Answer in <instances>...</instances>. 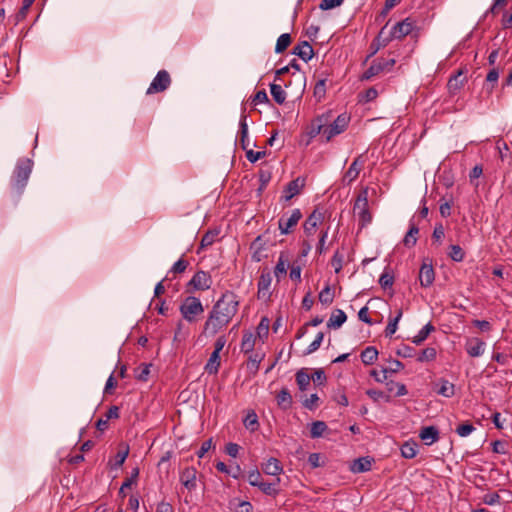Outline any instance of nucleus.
I'll list each match as a JSON object with an SVG mask.
<instances>
[{"label":"nucleus","mask_w":512,"mask_h":512,"mask_svg":"<svg viewBox=\"0 0 512 512\" xmlns=\"http://www.w3.org/2000/svg\"><path fill=\"white\" fill-rule=\"evenodd\" d=\"M179 311L184 320L195 323L204 313V306L201 300L195 296H187L180 304Z\"/></svg>","instance_id":"f03ea898"},{"label":"nucleus","mask_w":512,"mask_h":512,"mask_svg":"<svg viewBox=\"0 0 512 512\" xmlns=\"http://www.w3.org/2000/svg\"><path fill=\"white\" fill-rule=\"evenodd\" d=\"M268 101H269V99H268V96H267V93L265 92V90L258 91L252 99V103L254 105L267 103Z\"/></svg>","instance_id":"774afa93"},{"label":"nucleus","mask_w":512,"mask_h":512,"mask_svg":"<svg viewBox=\"0 0 512 512\" xmlns=\"http://www.w3.org/2000/svg\"><path fill=\"white\" fill-rule=\"evenodd\" d=\"M444 236H445V230H444L443 225L441 223L436 224L433 234H432L433 240L441 243Z\"/></svg>","instance_id":"69168bd1"},{"label":"nucleus","mask_w":512,"mask_h":512,"mask_svg":"<svg viewBox=\"0 0 512 512\" xmlns=\"http://www.w3.org/2000/svg\"><path fill=\"white\" fill-rule=\"evenodd\" d=\"M347 316L344 311L337 309L329 318L327 326L329 328L338 329L340 328L346 321Z\"/></svg>","instance_id":"a878e982"},{"label":"nucleus","mask_w":512,"mask_h":512,"mask_svg":"<svg viewBox=\"0 0 512 512\" xmlns=\"http://www.w3.org/2000/svg\"><path fill=\"white\" fill-rule=\"evenodd\" d=\"M305 185V180L302 178H297L291 182L288 183L286 189H285V199L290 200L294 196L300 193L301 189Z\"/></svg>","instance_id":"412c9836"},{"label":"nucleus","mask_w":512,"mask_h":512,"mask_svg":"<svg viewBox=\"0 0 512 512\" xmlns=\"http://www.w3.org/2000/svg\"><path fill=\"white\" fill-rule=\"evenodd\" d=\"M383 72V67H381L380 64H378L377 60L373 61L370 67L362 74L361 80H369L373 78L374 76H377Z\"/></svg>","instance_id":"a19ab883"},{"label":"nucleus","mask_w":512,"mask_h":512,"mask_svg":"<svg viewBox=\"0 0 512 512\" xmlns=\"http://www.w3.org/2000/svg\"><path fill=\"white\" fill-rule=\"evenodd\" d=\"M363 164L364 161L361 160V156L357 157L346 171L343 181L350 184L351 182L356 180L363 167Z\"/></svg>","instance_id":"f3484780"},{"label":"nucleus","mask_w":512,"mask_h":512,"mask_svg":"<svg viewBox=\"0 0 512 512\" xmlns=\"http://www.w3.org/2000/svg\"><path fill=\"white\" fill-rule=\"evenodd\" d=\"M326 81L327 76L319 79L314 87V96L321 100L326 94Z\"/></svg>","instance_id":"8fccbe9b"},{"label":"nucleus","mask_w":512,"mask_h":512,"mask_svg":"<svg viewBox=\"0 0 512 512\" xmlns=\"http://www.w3.org/2000/svg\"><path fill=\"white\" fill-rule=\"evenodd\" d=\"M486 343L478 337H470L465 342V350L470 357L476 358L484 354Z\"/></svg>","instance_id":"1a4fd4ad"},{"label":"nucleus","mask_w":512,"mask_h":512,"mask_svg":"<svg viewBox=\"0 0 512 512\" xmlns=\"http://www.w3.org/2000/svg\"><path fill=\"white\" fill-rule=\"evenodd\" d=\"M435 272L431 260L425 259L419 271V281L422 287H429L433 284Z\"/></svg>","instance_id":"6e6552de"},{"label":"nucleus","mask_w":512,"mask_h":512,"mask_svg":"<svg viewBox=\"0 0 512 512\" xmlns=\"http://www.w3.org/2000/svg\"><path fill=\"white\" fill-rule=\"evenodd\" d=\"M414 27V22L411 19L406 18L393 26V28L390 31L391 37H393L394 39H402L403 37L409 35L414 29Z\"/></svg>","instance_id":"f8f14e48"},{"label":"nucleus","mask_w":512,"mask_h":512,"mask_svg":"<svg viewBox=\"0 0 512 512\" xmlns=\"http://www.w3.org/2000/svg\"><path fill=\"white\" fill-rule=\"evenodd\" d=\"M129 454V448L128 446L124 447L123 449L119 450L116 455L114 456L113 459H111L109 462H108V466L111 468V469H118L120 468L123 463L125 462L127 456Z\"/></svg>","instance_id":"bb28decb"},{"label":"nucleus","mask_w":512,"mask_h":512,"mask_svg":"<svg viewBox=\"0 0 512 512\" xmlns=\"http://www.w3.org/2000/svg\"><path fill=\"white\" fill-rule=\"evenodd\" d=\"M419 437L426 445H432L438 441L439 431L434 426H426L421 429Z\"/></svg>","instance_id":"6ab92c4d"},{"label":"nucleus","mask_w":512,"mask_h":512,"mask_svg":"<svg viewBox=\"0 0 512 512\" xmlns=\"http://www.w3.org/2000/svg\"><path fill=\"white\" fill-rule=\"evenodd\" d=\"M32 171V161L30 159H21L18 161L14 170L11 185L17 192L21 193L26 186Z\"/></svg>","instance_id":"7ed1b4c3"},{"label":"nucleus","mask_w":512,"mask_h":512,"mask_svg":"<svg viewBox=\"0 0 512 512\" xmlns=\"http://www.w3.org/2000/svg\"><path fill=\"white\" fill-rule=\"evenodd\" d=\"M272 283V275L269 271H263L258 281V298L265 299L269 296Z\"/></svg>","instance_id":"2eb2a0df"},{"label":"nucleus","mask_w":512,"mask_h":512,"mask_svg":"<svg viewBox=\"0 0 512 512\" xmlns=\"http://www.w3.org/2000/svg\"><path fill=\"white\" fill-rule=\"evenodd\" d=\"M437 393L441 396L450 398L455 393V386L448 380L441 379L439 382V388L437 389Z\"/></svg>","instance_id":"72a5a7b5"},{"label":"nucleus","mask_w":512,"mask_h":512,"mask_svg":"<svg viewBox=\"0 0 512 512\" xmlns=\"http://www.w3.org/2000/svg\"><path fill=\"white\" fill-rule=\"evenodd\" d=\"M263 471L268 475L277 476L283 471V468L278 459L271 457L264 464Z\"/></svg>","instance_id":"393cba45"},{"label":"nucleus","mask_w":512,"mask_h":512,"mask_svg":"<svg viewBox=\"0 0 512 512\" xmlns=\"http://www.w3.org/2000/svg\"><path fill=\"white\" fill-rule=\"evenodd\" d=\"M188 285L192 286L195 290L204 291L211 287L212 278L207 272L198 271L193 275Z\"/></svg>","instance_id":"9b49d317"},{"label":"nucleus","mask_w":512,"mask_h":512,"mask_svg":"<svg viewBox=\"0 0 512 512\" xmlns=\"http://www.w3.org/2000/svg\"><path fill=\"white\" fill-rule=\"evenodd\" d=\"M262 360V357L258 354H251L248 359L247 367L251 371H257L259 368V364Z\"/></svg>","instance_id":"052dcab7"},{"label":"nucleus","mask_w":512,"mask_h":512,"mask_svg":"<svg viewBox=\"0 0 512 512\" xmlns=\"http://www.w3.org/2000/svg\"><path fill=\"white\" fill-rule=\"evenodd\" d=\"M350 122V116L347 113H342L337 116L333 122L330 121L325 124L324 137L326 142H329L333 137L343 133Z\"/></svg>","instance_id":"39448f33"},{"label":"nucleus","mask_w":512,"mask_h":512,"mask_svg":"<svg viewBox=\"0 0 512 512\" xmlns=\"http://www.w3.org/2000/svg\"><path fill=\"white\" fill-rule=\"evenodd\" d=\"M342 263H343V255L340 254L338 251L334 253L331 265L334 268L336 273H339L342 269Z\"/></svg>","instance_id":"680f3d73"},{"label":"nucleus","mask_w":512,"mask_h":512,"mask_svg":"<svg viewBox=\"0 0 512 512\" xmlns=\"http://www.w3.org/2000/svg\"><path fill=\"white\" fill-rule=\"evenodd\" d=\"M372 462L368 457H360L355 459L351 464V471L353 473H363L371 469Z\"/></svg>","instance_id":"4be33fe9"},{"label":"nucleus","mask_w":512,"mask_h":512,"mask_svg":"<svg viewBox=\"0 0 512 512\" xmlns=\"http://www.w3.org/2000/svg\"><path fill=\"white\" fill-rule=\"evenodd\" d=\"M323 338H324V334L322 332H319L316 336V338L312 341V343L308 346L305 354L308 355V354H311L313 352H315L316 350L319 349V347L321 346V343L323 341Z\"/></svg>","instance_id":"4d7b16f0"},{"label":"nucleus","mask_w":512,"mask_h":512,"mask_svg":"<svg viewBox=\"0 0 512 512\" xmlns=\"http://www.w3.org/2000/svg\"><path fill=\"white\" fill-rule=\"evenodd\" d=\"M220 366V354L212 352L208 362L205 365V370L208 374H217Z\"/></svg>","instance_id":"473e14b6"},{"label":"nucleus","mask_w":512,"mask_h":512,"mask_svg":"<svg viewBox=\"0 0 512 512\" xmlns=\"http://www.w3.org/2000/svg\"><path fill=\"white\" fill-rule=\"evenodd\" d=\"M239 301L232 291H225L210 310L202 334L213 337L224 330L238 311Z\"/></svg>","instance_id":"f257e3e1"},{"label":"nucleus","mask_w":512,"mask_h":512,"mask_svg":"<svg viewBox=\"0 0 512 512\" xmlns=\"http://www.w3.org/2000/svg\"><path fill=\"white\" fill-rule=\"evenodd\" d=\"M280 482V478L277 477L275 481L273 482H263L257 486L264 494L268 496H276L279 494L278 484Z\"/></svg>","instance_id":"cd10ccee"},{"label":"nucleus","mask_w":512,"mask_h":512,"mask_svg":"<svg viewBox=\"0 0 512 512\" xmlns=\"http://www.w3.org/2000/svg\"><path fill=\"white\" fill-rule=\"evenodd\" d=\"M334 294L329 286L323 288L319 293V301L324 305H330L333 302Z\"/></svg>","instance_id":"09e8293b"},{"label":"nucleus","mask_w":512,"mask_h":512,"mask_svg":"<svg viewBox=\"0 0 512 512\" xmlns=\"http://www.w3.org/2000/svg\"><path fill=\"white\" fill-rule=\"evenodd\" d=\"M150 364H141L138 368L135 369V377L138 380L146 381L150 374Z\"/></svg>","instance_id":"603ef678"},{"label":"nucleus","mask_w":512,"mask_h":512,"mask_svg":"<svg viewBox=\"0 0 512 512\" xmlns=\"http://www.w3.org/2000/svg\"><path fill=\"white\" fill-rule=\"evenodd\" d=\"M266 155L265 151H253L251 149L246 150V158L251 162L255 163Z\"/></svg>","instance_id":"e2e57ef3"},{"label":"nucleus","mask_w":512,"mask_h":512,"mask_svg":"<svg viewBox=\"0 0 512 512\" xmlns=\"http://www.w3.org/2000/svg\"><path fill=\"white\" fill-rule=\"evenodd\" d=\"M239 141H240L241 147L244 150H247V148L249 146V141H248V124L246 121V115H242L240 122H239Z\"/></svg>","instance_id":"5701e85b"},{"label":"nucleus","mask_w":512,"mask_h":512,"mask_svg":"<svg viewBox=\"0 0 512 512\" xmlns=\"http://www.w3.org/2000/svg\"><path fill=\"white\" fill-rule=\"evenodd\" d=\"M418 233H419L418 227L414 223H411L410 229L408 230V232L406 233V235L403 239L404 245L407 247H413L417 242Z\"/></svg>","instance_id":"e433bc0d"},{"label":"nucleus","mask_w":512,"mask_h":512,"mask_svg":"<svg viewBox=\"0 0 512 512\" xmlns=\"http://www.w3.org/2000/svg\"><path fill=\"white\" fill-rule=\"evenodd\" d=\"M270 92H271V95L274 99V101L281 105L285 102L286 100V92L284 91V89L282 88L281 85L279 84H271L270 85Z\"/></svg>","instance_id":"f704fd0d"},{"label":"nucleus","mask_w":512,"mask_h":512,"mask_svg":"<svg viewBox=\"0 0 512 512\" xmlns=\"http://www.w3.org/2000/svg\"><path fill=\"white\" fill-rule=\"evenodd\" d=\"M378 357V350L373 346L366 347L361 353V360L365 365L373 364Z\"/></svg>","instance_id":"2f4dec72"},{"label":"nucleus","mask_w":512,"mask_h":512,"mask_svg":"<svg viewBox=\"0 0 512 512\" xmlns=\"http://www.w3.org/2000/svg\"><path fill=\"white\" fill-rule=\"evenodd\" d=\"M218 235L219 231L217 230H210L206 232L201 239L200 248H206L208 246H211L216 241Z\"/></svg>","instance_id":"49530a36"},{"label":"nucleus","mask_w":512,"mask_h":512,"mask_svg":"<svg viewBox=\"0 0 512 512\" xmlns=\"http://www.w3.org/2000/svg\"><path fill=\"white\" fill-rule=\"evenodd\" d=\"M449 257L455 262H461L464 260L465 252L459 245H450Z\"/></svg>","instance_id":"de8ad7c7"},{"label":"nucleus","mask_w":512,"mask_h":512,"mask_svg":"<svg viewBox=\"0 0 512 512\" xmlns=\"http://www.w3.org/2000/svg\"><path fill=\"white\" fill-rule=\"evenodd\" d=\"M385 28L386 26H384L381 31L379 32V34L377 35V37L373 40L372 42V46H374L375 44H377V48L374 49V51H372V54H375L379 49L385 47L388 45V43L394 39L393 37H391V32L388 34V35H385Z\"/></svg>","instance_id":"c85d7f7f"},{"label":"nucleus","mask_w":512,"mask_h":512,"mask_svg":"<svg viewBox=\"0 0 512 512\" xmlns=\"http://www.w3.org/2000/svg\"><path fill=\"white\" fill-rule=\"evenodd\" d=\"M244 426L250 431H255L258 428V417L254 411H250L247 413L244 421Z\"/></svg>","instance_id":"c03bdc74"},{"label":"nucleus","mask_w":512,"mask_h":512,"mask_svg":"<svg viewBox=\"0 0 512 512\" xmlns=\"http://www.w3.org/2000/svg\"><path fill=\"white\" fill-rule=\"evenodd\" d=\"M467 77L465 71L460 69L457 73L453 74L447 83L448 92L450 95H456L466 84Z\"/></svg>","instance_id":"9d476101"},{"label":"nucleus","mask_w":512,"mask_h":512,"mask_svg":"<svg viewBox=\"0 0 512 512\" xmlns=\"http://www.w3.org/2000/svg\"><path fill=\"white\" fill-rule=\"evenodd\" d=\"M293 54L308 62L313 57L314 51L308 41H302L293 48Z\"/></svg>","instance_id":"a211bd4d"},{"label":"nucleus","mask_w":512,"mask_h":512,"mask_svg":"<svg viewBox=\"0 0 512 512\" xmlns=\"http://www.w3.org/2000/svg\"><path fill=\"white\" fill-rule=\"evenodd\" d=\"M288 266H289V259H288L287 255L284 253H281L278 258L275 269H274V274H275L276 278L278 279V281L281 279V277L286 275Z\"/></svg>","instance_id":"b1692460"},{"label":"nucleus","mask_w":512,"mask_h":512,"mask_svg":"<svg viewBox=\"0 0 512 512\" xmlns=\"http://www.w3.org/2000/svg\"><path fill=\"white\" fill-rule=\"evenodd\" d=\"M327 429H328V426H327V424L325 422H323V421H314L311 424L310 436L312 438L322 437L324 435V433L327 431Z\"/></svg>","instance_id":"58836bf2"},{"label":"nucleus","mask_w":512,"mask_h":512,"mask_svg":"<svg viewBox=\"0 0 512 512\" xmlns=\"http://www.w3.org/2000/svg\"><path fill=\"white\" fill-rule=\"evenodd\" d=\"M256 336L252 332H244L241 341V351L245 354L253 351L255 346Z\"/></svg>","instance_id":"c756f323"},{"label":"nucleus","mask_w":512,"mask_h":512,"mask_svg":"<svg viewBox=\"0 0 512 512\" xmlns=\"http://www.w3.org/2000/svg\"><path fill=\"white\" fill-rule=\"evenodd\" d=\"M343 2L344 0H321L319 8L321 10H330L342 5Z\"/></svg>","instance_id":"bf43d9fd"},{"label":"nucleus","mask_w":512,"mask_h":512,"mask_svg":"<svg viewBox=\"0 0 512 512\" xmlns=\"http://www.w3.org/2000/svg\"><path fill=\"white\" fill-rule=\"evenodd\" d=\"M354 215L357 216L361 227H365L372 221V214L368 204V188H362L356 197L354 207Z\"/></svg>","instance_id":"20e7f679"},{"label":"nucleus","mask_w":512,"mask_h":512,"mask_svg":"<svg viewBox=\"0 0 512 512\" xmlns=\"http://www.w3.org/2000/svg\"><path fill=\"white\" fill-rule=\"evenodd\" d=\"M228 507L231 512H253L252 504L239 498L229 500Z\"/></svg>","instance_id":"aec40b11"},{"label":"nucleus","mask_w":512,"mask_h":512,"mask_svg":"<svg viewBox=\"0 0 512 512\" xmlns=\"http://www.w3.org/2000/svg\"><path fill=\"white\" fill-rule=\"evenodd\" d=\"M171 84L170 74L166 70H160L152 80L146 94H155L165 91Z\"/></svg>","instance_id":"0eeeda50"},{"label":"nucleus","mask_w":512,"mask_h":512,"mask_svg":"<svg viewBox=\"0 0 512 512\" xmlns=\"http://www.w3.org/2000/svg\"><path fill=\"white\" fill-rule=\"evenodd\" d=\"M261 481L262 477L258 470H253L248 473V482L250 485L257 487Z\"/></svg>","instance_id":"0e129e2a"},{"label":"nucleus","mask_w":512,"mask_h":512,"mask_svg":"<svg viewBox=\"0 0 512 512\" xmlns=\"http://www.w3.org/2000/svg\"><path fill=\"white\" fill-rule=\"evenodd\" d=\"M393 282H394L393 275L387 271L383 272L382 275L380 276L379 284L381 285V287L383 289L392 287Z\"/></svg>","instance_id":"5fc2aeb1"},{"label":"nucleus","mask_w":512,"mask_h":512,"mask_svg":"<svg viewBox=\"0 0 512 512\" xmlns=\"http://www.w3.org/2000/svg\"><path fill=\"white\" fill-rule=\"evenodd\" d=\"M403 315L402 309H398L396 315L394 317H390L389 322L385 329V336L392 337L393 334L397 331L398 323L401 320Z\"/></svg>","instance_id":"7c9ffc66"},{"label":"nucleus","mask_w":512,"mask_h":512,"mask_svg":"<svg viewBox=\"0 0 512 512\" xmlns=\"http://www.w3.org/2000/svg\"><path fill=\"white\" fill-rule=\"evenodd\" d=\"M139 476V468H133L131 471L130 477L126 478V480L122 483L119 493L125 496L124 491L125 489L130 488L133 484L137 482Z\"/></svg>","instance_id":"37998d69"},{"label":"nucleus","mask_w":512,"mask_h":512,"mask_svg":"<svg viewBox=\"0 0 512 512\" xmlns=\"http://www.w3.org/2000/svg\"><path fill=\"white\" fill-rule=\"evenodd\" d=\"M323 220V214L318 210H314L304 223V232L310 236L313 235L318 224Z\"/></svg>","instance_id":"dca6fc26"},{"label":"nucleus","mask_w":512,"mask_h":512,"mask_svg":"<svg viewBox=\"0 0 512 512\" xmlns=\"http://www.w3.org/2000/svg\"><path fill=\"white\" fill-rule=\"evenodd\" d=\"M197 470L194 467L185 468L180 474V482L189 491L196 488Z\"/></svg>","instance_id":"4468645a"},{"label":"nucleus","mask_w":512,"mask_h":512,"mask_svg":"<svg viewBox=\"0 0 512 512\" xmlns=\"http://www.w3.org/2000/svg\"><path fill=\"white\" fill-rule=\"evenodd\" d=\"M434 326L431 323H427L422 329L413 337L412 342L416 345H420L424 342L429 334L434 331Z\"/></svg>","instance_id":"c9c22d12"},{"label":"nucleus","mask_w":512,"mask_h":512,"mask_svg":"<svg viewBox=\"0 0 512 512\" xmlns=\"http://www.w3.org/2000/svg\"><path fill=\"white\" fill-rule=\"evenodd\" d=\"M401 454L406 459H412L417 454V445L415 443L406 442L401 446Z\"/></svg>","instance_id":"a18cd8bd"},{"label":"nucleus","mask_w":512,"mask_h":512,"mask_svg":"<svg viewBox=\"0 0 512 512\" xmlns=\"http://www.w3.org/2000/svg\"><path fill=\"white\" fill-rule=\"evenodd\" d=\"M436 349L433 347H427L424 350H422L421 354L418 357L419 362H428L432 361L436 358Z\"/></svg>","instance_id":"3c124183"},{"label":"nucleus","mask_w":512,"mask_h":512,"mask_svg":"<svg viewBox=\"0 0 512 512\" xmlns=\"http://www.w3.org/2000/svg\"><path fill=\"white\" fill-rule=\"evenodd\" d=\"M277 403L283 409H288L292 405V396L288 389L283 388L277 395Z\"/></svg>","instance_id":"4c0bfd02"},{"label":"nucleus","mask_w":512,"mask_h":512,"mask_svg":"<svg viewBox=\"0 0 512 512\" xmlns=\"http://www.w3.org/2000/svg\"><path fill=\"white\" fill-rule=\"evenodd\" d=\"M34 1L35 0H23L21 8L18 11V13L16 14V20L18 22L22 21L26 17V15H27L31 5L34 3Z\"/></svg>","instance_id":"864d4df0"},{"label":"nucleus","mask_w":512,"mask_h":512,"mask_svg":"<svg viewBox=\"0 0 512 512\" xmlns=\"http://www.w3.org/2000/svg\"><path fill=\"white\" fill-rule=\"evenodd\" d=\"M310 377L316 385H322L326 381L325 373L321 369L316 370Z\"/></svg>","instance_id":"338daca9"},{"label":"nucleus","mask_w":512,"mask_h":512,"mask_svg":"<svg viewBox=\"0 0 512 512\" xmlns=\"http://www.w3.org/2000/svg\"><path fill=\"white\" fill-rule=\"evenodd\" d=\"M187 267H188V261H186L183 258H180L178 261H176L173 264V266L170 269V272L174 273V274H181V273L185 272Z\"/></svg>","instance_id":"6e6d98bb"},{"label":"nucleus","mask_w":512,"mask_h":512,"mask_svg":"<svg viewBox=\"0 0 512 512\" xmlns=\"http://www.w3.org/2000/svg\"><path fill=\"white\" fill-rule=\"evenodd\" d=\"M302 218L300 209L296 208L291 211L290 215L284 214L278 221V227L282 235L291 233L293 228L298 224Z\"/></svg>","instance_id":"423d86ee"},{"label":"nucleus","mask_w":512,"mask_h":512,"mask_svg":"<svg viewBox=\"0 0 512 512\" xmlns=\"http://www.w3.org/2000/svg\"><path fill=\"white\" fill-rule=\"evenodd\" d=\"M475 430V427L470 423H464L457 427L456 432L460 437H467L469 436L473 431Z\"/></svg>","instance_id":"13d9d810"},{"label":"nucleus","mask_w":512,"mask_h":512,"mask_svg":"<svg viewBox=\"0 0 512 512\" xmlns=\"http://www.w3.org/2000/svg\"><path fill=\"white\" fill-rule=\"evenodd\" d=\"M291 44V36L289 33L281 34L276 42L275 46V52L276 53H282L285 51L288 46Z\"/></svg>","instance_id":"79ce46f5"},{"label":"nucleus","mask_w":512,"mask_h":512,"mask_svg":"<svg viewBox=\"0 0 512 512\" xmlns=\"http://www.w3.org/2000/svg\"><path fill=\"white\" fill-rule=\"evenodd\" d=\"M296 382L299 389L304 391L309 386L311 377L304 369H301L296 373Z\"/></svg>","instance_id":"ea45409f"},{"label":"nucleus","mask_w":512,"mask_h":512,"mask_svg":"<svg viewBox=\"0 0 512 512\" xmlns=\"http://www.w3.org/2000/svg\"><path fill=\"white\" fill-rule=\"evenodd\" d=\"M331 117V111L318 116L311 124V128L309 131L310 137L314 138L319 134H322L324 136L325 124L331 121Z\"/></svg>","instance_id":"ddd939ff"}]
</instances>
